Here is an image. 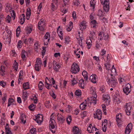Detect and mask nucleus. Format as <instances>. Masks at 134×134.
Segmentation results:
<instances>
[{
    "label": "nucleus",
    "instance_id": "f257e3e1",
    "mask_svg": "<svg viewBox=\"0 0 134 134\" xmlns=\"http://www.w3.org/2000/svg\"><path fill=\"white\" fill-rule=\"evenodd\" d=\"M90 92L92 95L91 98L90 100L88 101L87 104L89 105V104H91L92 103L95 105L96 103V99L97 96L96 91L92 90H91Z\"/></svg>",
    "mask_w": 134,
    "mask_h": 134
},
{
    "label": "nucleus",
    "instance_id": "f03ea898",
    "mask_svg": "<svg viewBox=\"0 0 134 134\" xmlns=\"http://www.w3.org/2000/svg\"><path fill=\"white\" fill-rule=\"evenodd\" d=\"M101 3L103 5V9L106 12L109 9V0H100Z\"/></svg>",
    "mask_w": 134,
    "mask_h": 134
},
{
    "label": "nucleus",
    "instance_id": "7ed1b4c3",
    "mask_svg": "<svg viewBox=\"0 0 134 134\" xmlns=\"http://www.w3.org/2000/svg\"><path fill=\"white\" fill-rule=\"evenodd\" d=\"M46 21L43 19L40 20L38 24V29L41 31H44L45 29Z\"/></svg>",
    "mask_w": 134,
    "mask_h": 134
},
{
    "label": "nucleus",
    "instance_id": "20e7f679",
    "mask_svg": "<svg viewBox=\"0 0 134 134\" xmlns=\"http://www.w3.org/2000/svg\"><path fill=\"white\" fill-rule=\"evenodd\" d=\"M51 80L52 81V85H54L55 83V81L54 80L53 78H51L50 79H48V78L46 77L45 79V82L46 86V88L48 89L49 90L51 88V87L52 86V85L50 84H49L47 82L48 81H49L50 83H51Z\"/></svg>",
    "mask_w": 134,
    "mask_h": 134
},
{
    "label": "nucleus",
    "instance_id": "39448f33",
    "mask_svg": "<svg viewBox=\"0 0 134 134\" xmlns=\"http://www.w3.org/2000/svg\"><path fill=\"white\" fill-rule=\"evenodd\" d=\"M106 81L107 82H109L108 83L109 85L113 87H115L117 85V80L115 78H111L110 79H107Z\"/></svg>",
    "mask_w": 134,
    "mask_h": 134
},
{
    "label": "nucleus",
    "instance_id": "423d86ee",
    "mask_svg": "<svg viewBox=\"0 0 134 134\" xmlns=\"http://www.w3.org/2000/svg\"><path fill=\"white\" fill-rule=\"evenodd\" d=\"M80 68L76 63H74L72 64L71 69V72L73 74H76L79 71Z\"/></svg>",
    "mask_w": 134,
    "mask_h": 134
},
{
    "label": "nucleus",
    "instance_id": "0eeeda50",
    "mask_svg": "<svg viewBox=\"0 0 134 134\" xmlns=\"http://www.w3.org/2000/svg\"><path fill=\"white\" fill-rule=\"evenodd\" d=\"M42 62L40 58H37L35 65V69L37 71H39L41 69Z\"/></svg>",
    "mask_w": 134,
    "mask_h": 134
},
{
    "label": "nucleus",
    "instance_id": "6e6552de",
    "mask_svg": "<svg viewBox=\"0 0 134 134\" xmlns=\"http://www.w3.org/2000/svg\"><path fill=\"white\" fill-rule=\"evenodd\" d=\"M55 122L54 120H50L49 127L50 130L53 133L55 132Z\"/></svg>",
    "mask_w": 134,
    "mask_h": 134
},
{
    "label": "nucleus",
    "instance_id": "1a4fd4ad",
    "mask_svg": "<svg viewBox=\"0 0 134 134\" xmlns=\"http://www.w3.org/2000/svg\"><path fill=\"white\" fill-rule=\"evenodd\" d=\"M131 87V86L130 85L129 83H127L123 88V92L126 95H128L130 93Z\"/></svg>",
    "mask_w": 134,
    "mask_h": 134
},
{
    "label": "nucleus",
    "instance_id": "9d476101",
    "mask_svg": "<svg viewBox=\"0 0 134 134\" xmlns=\"http://www.w3.org/2000/svg\"><path fill=\"white\" fill-rule=\"evenodd\" d=\"M37 122L40 124L43 121V117L42 115L37 114L34 119Z\"/></svg>",
    "mask_w": 134,
    "mask_h": 134
},
{
    "label": "nucleus",
    "instance_id": "9b49d317",
    "mask_svg": "<svg viewBox=\"0 0 134 134\" xmlns=\"http://www.w3.org/2000/svg\"><path fill=\"white\" fill-rule=\"evenodd\" d=\"M53 69L56 72H58L60 68L59 64L55 60H53Z\"/></svg>",
    "mask_w": 134,
    "mask_h": 134
},
{
    "label": "nucleus",
    "instance_id": "f8f14e48",
    "mask_svg": "<svg viewBox=\"0 0 134 134\" xmlns=\"http://www.w3.org/2000/svg\"><path fill=\"white\" fill-rule=\"evenodd\" d=\"M99 38L101 40L103 39L105 40H107L108 38V35L107 33H104L102 32H100L98 34Z\"/></svg>",
    "mask_w": 134,
    "mask_h": 134
},
{
    "label": "nucleus",
    "instance_id": "ddd939ff",
    "mask_svg": "<svg viewBox=\"0 0 134 134\" xmlns=\"http://www.w3.org/2000/svg\"><path fill=\"white\" fill-rule=\"evenodd\" d=\"M102 114L101 111L98 109L96 113L94 114V117L95 118H97L98 120H100L101 119Z\"/></svg>",
    "mask_w": 134,
    "mask_h": 134
},
{
    "label": "nucleus",
    "instance_id": "4468645a",
    "mask_svg": "<svg viewBox=\"0 0 134 134\" xmlns=\"http://www.w3.org/2000/svg\"><path fill=\"white\" fill-rule=\"evenodd\" d=\"M131 107L132 106L131 105V103H130L126 104L125 111L126 114L128 115H130Z\"/></svg>",
    "mask_w": 134,
    "mask_h": 134
},
{
    "label": "nucleus",
    "instance_id": "2eb2a0df",
    "mask_svg": "<svg viewBox=\"0 0 134 134\" xmlns=\"http://www.w3.org/2000/svg\"><path fill=\"white\" fill-rule=\"evenodd\" d=\"M72 132L74 134H81V131L78 127L76 126L73 127Z\"/></svg>",
    "mask_w": 134,
    "mask_h": 134
},
{
    "label": "nucleus",
    "instance_id": "dca6fc26",
    "mask_svg": "<svg viewBox=\"0 0 134 134\" xmlns=\"http://www.w3.org/2000/svg\"><path fill=\"white\" fill-rule=\"evenodd\" d=\"M132 127V125L131 123H130L128 125L125 130V134H129L131 131Z\"/></svg>",
    "mask_w": 134,
    "mask_h": 134
},
{
    "label": "nucleus",
    "instance_id": "f3484780",
    "mask_svg": "<svg viewBox=\"0 0 134 134\" xmlns=\"http://www.w3.org/2000/svg\"><path fill=\"white\" fill-rule=\"evenodd\" d=\"M86 22L84 21H83L81 23L80 25V29L81 30H83L85 29L86 28Z\"/></svg>",
    "mask_w": 134,
    "mask_h": 134
},
{
    "label": "nucleus",
    "instance_id": "a211bd4d",
    "mask_svg": "<svg viewBox=\"0 0 134 134\" xmlns=\"http://www.w3.org/2000/svg\"><path fill=\"white\" fill-rule=\"evenodd\" d=\"M107 120H105L102 123V128L103 131L105 132L106 131L107 129Z\"/></svg>",
    "mask_w": 134,
    "mask_h": 134
},
{
    "label": "nucleus",
    "instance_id": "6ab92c4d",
    "mask_svg": "<svg viewBox=\"0 0 134 134\" xmlns=\"http://www.w3.org/2000/svg\"><path fill=\"white\" fill-rule=\"evenodd\" d=\"M109 99H110V97L108 94H103V100L104 101H105L106 102L109 103L110 101Z\"/></svg>",
    "mask_w": 134,
    "mask_h": 134
},
{
    "label": "nucleus",
    "instance_id": "aec40b11",
    "mask_svg": "<svg viewBox=\"0 0 134 134\" xmlns=\"http://www.w3.org/2000/svg\"><path fill=\"white\" fill-rule=\"evenodd\" d=\"M96 77L97 76L96 75L93 74L90 76V79L91 81L92 82L95 83L97 82Z\"/></svg>",
    "mask_w": 134,
    "mask_h": 134
},
{
    "label": "nucleus",
    "instance_id": "412c9836",
    "mask_svg": "<svg viewBox=\"0 0 134 134\" xmlns=\"http://www.w3.org/2000/svg\"><path fill=\"white\" fill-rule=\"evenodd\" d=\"M57 119L58 121L61 124L63 123L65 120V119L61 115H57Z\"/></svg>",
    "mask_w": 134,
    "mask_h": 134
},
{
    "label": "nucleus",
    "instance_id": "4be33fe9",
    "mask_svg": "<svg viewBox=\"0 0 134 134\" xmlns=\"http://www.w3.org/2000/svg\"><path fill=\"white\" fill-rule=\"evenodd\" d=\"M79 86L80 87L82 88H84L85 87V83L84 80L83 79H81L79 81Z\"/></svg>",
    "mask_w": 134,
    "mask_h": 134
},
{
    "label": "nucleus",
    "instance_id": "5701e85b",
    "mask_svg": "<svg viewBox=\"0 0 134 134\" xmlns=\"http://www.w3.org/2000/svg\"><path fill=\"white\" fill-rule=\"evenodd\" d=\"M91 27L96 28V26L97 25V23L95 20H92L91 21Z\"/></svg>",
    "mask_w": 134,
    "mask_h": 134
},
{
    "label": "nucleus",
    "instance_id": "b1692460",
    "mask_svg": "<svg viewBox=\"0 0 134 134\" xmlns=\"http://www.w3.org/2000/svg\"><path fill=\"white\" fill-rule=\"evenodd\" d=\"M49 36V33L48 32H47L44 37V42H46L47 41V42H48L50 40Z\"/></svg>",
    "mask_w": 134,
    "mask_h": 134
},
{
    "label": "nucleus",
    "instance_id": "393cba45",
    "mask_svg": "<svg viewBox=\"0 0 134 134\" xmlns=\"http://www.w3.org/2000/svg\"><path fill=\"white\" fill-rule=\"evenodd\" d=\"M87 101L85 100L83 103L81 104L80 107L82 110L84 109L86 107Z\"/></svg>",
    "mask_w": 134,
    "mask_h": 134
},
{
    "label": "nucleus",
    "instance_id": "a878e982",
    "mask_svg": "<svg viewBox=\"0 0 134 134\" xmlns=\"http://www.w3.org/2000/svg\"><path fill=\"white\" fill-rule=\"evenodd\" d=\"M92 42L91 39L89 38L87 40L86 44H87V46L88 49H90L92 46Z\"/></svg>",
    "mask_w": 134,
    "mask_h": 134
},
{
    "label": "nucleus",
    "instance_id": "bb28decb",
    "mask_svg": "<svg viewBox=\"0 0 134 134\" xmlns=\"http://www.w3.org/2000/svg\"><path fill=\"white\" fill-rule=\"evenodd\" d=\"M111 76H115L116 75V70L115 68H114V65H113L111 70Z\"/></svg>",
    "mask_w": 134,
    "mask_h": 134
},
{
    "label": "nucleus",
    "instance_id": "cd10ccee",
    "mask_svg": "<svg viewBox=\"0 0 134 134\" xmlns=\"http://www.w3.org/2000/svg\"><path fill=\"white\" fill-rule=\"evenodd\" d=\"M20 120L22 123L25 124L26 122V117L24 114H22L21 115L20 117Z\"/></svg>",
    "mask_w": 134,
    "mask_h": 134
},
{
    "label": "nucleus",
    "instance_id": "c85d7f7f",
    "mask_svg": "<svg viewBox=\"0 0 134 134\" xmlns=\"http://www.w3.org/2000/svg\"><path fill=\"white\" fill-rule=\"evenodd\" d=\"M22 97L23 99L24 100V101H25L27 99L28 97V96L27 92H23Z\"/></svg>",
    "mask_w": 134,
    "mask_h": 134
},
{
    "label": "nucleus",
    "instance_id": "c756f323",
    "mask_svg": "<svg viewBox=\"0 0 134 134\" xmlns=\"http://www.w3.org/2000/svg\"><path fill=\"white\" fill-rule=\"evenodd\" d=\"M0 71L1 75L2 76H4V72H5V68L3 65H1V66Z\"/></svg>",
    "mask_w": 134,
    "mask_h": 134
},
{
    "label": "nucleus",
    "instance_id": "7c9ffc66",
    "mask_svg": "<svg viewBox=\"0 0 134 134\" xmlns=\"http://www.w3.org/2000/svg\"><path fill=\"white\" fill-rule=\"evenodd\" d=\"M31 14L30 9H27L26 13V19L27 20L29 19Z\"/></svg>",
    "mask_w": 134,
    "mask_h": 134
},
{
    "label": "nucleus",
    "instance_id": "2f4dec72",
    "mask_svg": "<svg viewBox=\"0 0 134 134\" xmlns=\"http://www.w3.org/2000/svg\"><path fill=\"white\" fill-rule=\"evenodd\" d=\"M75 95L78 97H80L81 94V92L80 90H77L75 92Z\"/></svg>",
    "mask_w": 134,
    "mask_h": 134
},
{
    "label": "nucleus",
    "instance_id": "473e14b6",
    "mask_svg": "<svg viewBox=\"0 0 134 134\" xmlns=\"http://www.w3.org/2000/svg\"><path fill=\"white\" fill-rule=\"evenodd\" d=\"M82 74L85 80H87L88 79V76L87 72L85 70H84L82 72Z\"/></svg>",
    "mask_w": 134,
    "mask_h": 134
},
{
    "label": "nucleus",
    "instance_id": "72a5a7b5",
    "mask_svg": "<svg viewBox=\"0 0 134 134\" xmlns=\"http://www.w3.org/2000/svg\"><path fill=\"white\" fill-rule=\"evenodd\" d=\"M8 106L9 107L11 105H13L14 104V100L13 99L9 98L8 101Z\"/></svg>",
    "mask_w": 134,
    "mask_h": 134
},
{
    "label": "nucleus",
    "instance_id": "f704fd0d",
    "mask_svg": "<svg viewBox=\"0 0 134 134\" xmlns=\"http://www.w3.org/2000/svg\"><path fill=\"white\" fill-rule=\"evenodd\" d=\"M26 54V52L24 50H22L21 52V58L23 60H25V54Z\"/></svg>",
    "mask_w": 134,
    "mask_h": 134
},
{
    "label": "nucleus",
    "instance_id": "c9c22d12",
    "mask_svg": "<svg viewBox=\"0 0 134 134\" xmlns=\"http://www.w3.org/2000/svg\"><path fill=\"white\" fill-rule=\"evenodd\" d=\"M11 17L9 15H8L5 18V21L7 23H9L11 21Z\"/></svg>",
    "mask_w": 134,
    "mask_h": 134
},
{
    "label": "nucleus",
    "instance_id": "e433bc0d",
    "mask_svg": "<svg viewBox=\"0 0 134 134\" xmlns=\"http://www.w3.org/2000/svg\"><path fill=\"white\" fill-rule=\"evenodd\" d=\"M23 87L24 89L26 90L29 88V86L27 82L24 83L23 85Z\"/></svg>",
    "mask_w": 134,
    "mask_h": 134
},
{
    "label": "nucleus",
    "instance_id": "4c0bfd02",
    "mask_svg": "<svg viewBox=\"0 0 134 134\" xmlns=\"http://www.w3.org/2000/svg\"><path fill=\"white\" fill-rule=\"evenodd\" d=\"M83 39V37H81L77 38L78 40L77 43L80 46H82V40Z\"/></svg>",
    "mask_w": 134,
    "mask_h": 134
},
{
    "label": "nucleus",
    "instance_id": "58836bf2",
    "mask_svg": "<svg viewBox=\"0 0 134 134\" xmlns=\"http://www.w3.org/2000/svg\"><path fill=\"white\" fill-rule=\"evenodd\" d=\"M93 127L91 124L89 125L87 128V131L89 133H91L93 132Z\"/></svg>",
    "mask_w": 134,
    "mask_h": 134
},
{
    "label": "nucleus",
    "instance_id": "ea45409f",
    "mask_svg": "<svg viewBox=\"0 0 134 134\" xmlns=\"http://www.w3.org/2000/svg\"><path fill=\"white\" fill-rule=\"evenodd\" d=\"M6 8L5 10L7 12L9 11L10 9H11V7H10V4L8 3H7L5 4Z\"/></svg>",
    "mask_w": 134,
    "mask_h": 134
},
{
    "label": "nucleus",
    "instance_id": "a19ab883",
    "mask_svg": "<svg viewBox=\"0 0 134 134\" xmlns=\"http://www.w3.org/2000/svg\"><path fill=\"white\" fill-rule=\"evenodd\" d=\"M106 52V51L104 49H103L101 51V54L100 56L101 57V58L102 59H104V56L105 55Z\"/></svg>",
    "mask_w": 134,
    "mask_h": 134
},
{
    "label": "nucleus",
    "instance_id": "79ce46f5",
    "mask_svg": "<svg viewBox=\"0 0 134 134\" xmlns=\"http://www.w3.org/2000/svg\"><path fill=\"white\" fill-rule=\"evenodd\" d=\"M38 88L39 90H42L43 88V84L42 82L40 81L38 85Z\"/></svg>",
    "mask_w": 134,
    "mask_h": 134
},
{
    "label": "nucleus",
    "instance_id": "37998d69",
    "mask_svg": "<svg viewBox=\"0 0 134 134\" xmlns=\"http://www.w3.org/2000/svg\"><path fill=\"white\" fill-rule=\"evenodd\" d=\"M35 105H34L33 104H32L29 107V109L31 111H33L35 108Z\"/></svg>",
    "mask_w": 134,
    "mask_h": 134
},
{
    "label": "nucleus",
    "instance_id": "c03bdc74",
    "mask_svg": "<svg viewBox=\"0 0 134 134\" xmlns=\"http://www.w3.org/2000/svg\"><path fill=\"white\" fill-rule=\"evenodd\" d=\"M38 47V42L36 41L34 44V48L35 51H37Z\"/></svg>",
    "mask_w": 134,
    "mask_h": 134
},
{
    "label": "nucleus",
    "instance_id": "a18cd8bd",
    "mask_svg": "<svg viewBox=\"0 0 134 134\" xmlns=\"http://www.w3.org/2000/svg\"><path fill=\"white\" fill-rule=\"evenodd\" d=\"M121 114H118L116 116V121L118 122L121 119Z\"/></svg>",
    "mask_w": 134,
    "mask_h": 134
},
{
    "label": "nucleus",
    "instance_id": "49530a36",
    "mask_svg": "<svg viewBox=\"0 0 134 134\" xmlns=\"http://www.w3.org/2000/svg\"><path fill=\"white\" fill-rule=\"evenodd\" d=\"M95 2L94 0H91L90 3V6L91 7H92L94 9V8L95 5Z\"/></svg>",
    "mask_w": 134,
    "mask_h": 134
},
{
    "label": "nucleus",
    "instance_id": "de8ad7c7",
    "mask_svg": "<svg viewBox=\"0 0 134 134\" xmlns=\"http://www.w3.org/2000/svg\"><path fill=\"white\" fill-rule=\"evenodd\" d=\"M87 115V112L86 111H84L81 115V118L83 119Z\"/></svg>",
    "mask_w": 134,
    "mask_h": 134
},
{
    "label": "nucleus",
    "instance_id": "09e8293b",
    "mask_svg": "<svg viewBox=\"0 0 134 134\" xmlns=\"http://www.w3.org/2000/svg\"><path fill=\"white\" fill-rule=\"evenodd\" d=\"M36 132V129L35 128H32L30 130V133L31 134H35Z\"/></svg>",
    "mask_w": 134,
    "mask_h": 134
},
{
    "label": "nucleus",
    "instance_id": "8fccbe9b",
    "mask_svg": "<svg viewBox=\"0 0 134 134\" xmlns=\"http://www.w3.org/2000/svg\"><path fill=\"white\" fill-rule=\"evenodd\" d=\"M6 82H4L3 81H0V85L3 87H5V86L6 85Z\"/></svg>",
    "mask_w": 134,
    "mask_h": 134
},
{
    "label": "nucleus",
    "instance_id": "3c124183",
    "mask_svg": "<svg viewBox=\"0 0 134 134\" xmlns=\"http://www.w3.org/2000/svg\"><path fill=\"white\" fill-rule=\"evenodd\" d=\"M63 34L62 31L60 30L58 32V34L60 39L61 40H62L63 39Z\"/></svg>",
    "mask_w": 134,
    "mask_h": 134
},
{
    "label": "nucleus",
    "instance_id": "603ef678",
    "mask_svg": "<svg viewBox=\"0 0 134 134\" xmlns=\"http://www.w3.org/2000/svg\"><path fill=\"white\" fill-rule=\"evenodd\" d=\"M71 116H69L66 118V121L68 124H70L71 120Z\"/></svg>",
    "mask_w": 134,
    "mask_h": 134
},
{
    "label": "nucleus",
    "instance_id": "864d4df0",
    "mask_svg": "<svg viewBox=\"0 0 134 134\" xmlns=\"http://www.w3.org/2000/svg\"><path fill=\"white\" fill-rule=\"evenodd\" d=\"M27 34H30L32 31V29L31 27H27L26 29Z\"/></svg>",
    "mask_w": 134,
    "mask_h": 134
},
{
    "label": "nucleus",
    "instance_id": "5fc2aeb1",
    "mask_svg": "<svg viewBox=\"0 0 134 134\" xmlns=\"http://www.w3.org/2000/svg\"><path fill=\"white\" fill-rule=\"evenodd\" d=\"M22 43V42L21 41L19 40L18 43L17 44V47L18 48H21V44Z\"/></svg>",
    "mask_w": 134,
    "mask_h": 134
},
{
    "label": "nucleus",
    "instance_id": "6e6d98bb",
    "mask_svg": "<svg viewBox=\"0 0 134 134\" xmlns=\"http://www.w3.org/2000/svg\"><path fill=\"white\" fill-rule=\"evenodd\" d=\"M69 38V37L68 36H66L65 37V43H69L70 41Z\"/></svg>",
    "mask_w": 134,
    "mask_h": 134
},
{
    "label": "nucleus",
    "instance_id": "4d7b16f0",
    "mask_svg": "<svg viewBox=\"0 0 134 134\" xmlns=\"http://www.w3.org/2000/svg\"><path fill=\"white\" fill-rule=\"evenodd\" d=\"M78 0H74L73 2L74 5L76 6H78L79 5L80 3Z\"/></svg>",
    "mask_w": 134,
    "mask_h": 134
},
{
    "label": "nucleus",
    "instance_id": "13d9d810",
    "mask_svg": "<svg viewBox=\"0 0 134 134\" xmlns=\"http://www.w3.org/2000/svg\"><path fill=\"white\" fill-rule=\"evenodd\" d=\"M50 101L49 100L46 101L45 103V107L47 108H48L49 105V104H50Z\"/></svg>",
    "mask_w": 134,
    "mask_h": 134
},
{
    "label": "nucleus",
    "instance_id": "bf43d9fd",
    "mask_svg": "<svg viewBox=\"0 0 134 134\" xmlns=\"http://www.w3.org/2000/svg\"><path fill=\"white\" fill-rule=\"evenodd\" d=\"M72 84L73 85H74L77 83V81L75 78H73L72 80Z\"/></svg>",
    "mask_w": 134,
    "mask_h": 134
},
{
    "label": "nucleus",
    "instance_id": "052dcab7",
    "mask_svg": "<svg viewBox=\"0 0 134 134\" xmlns=\"http://www.w3.org/2000/svg\"><path fill=\"white\" fill-rule=\"evenodd\" d=\"M7 97V96L6 94H4L3 96V97L2 98V100L4 103L6 100V98Z\"/></svg>",
    "mask_w": 134,
    "mask_h": 134
},
{
    "label": "nucleus",
    "instance_id": "680f3d73",
    "mask_svg": "<svg viewBox=\"0 0 134 134\" xmlns=\"http://www.w3.org/2000/svg\"><path fill=\"white\" fill-rule=\"evenodd\" d=\"M119 81V83H121L122 82L124 83V82L125 81L124 79L121 77H120Z\"/></svg>",
    "mask_w": 134,
    "mask_h": 134
},
{
    "label": "nucleus",
    "instance_id": "e2e57ef3",
    "mask_svg": "<svg viewBox=\"0 0 134 134\" xmlns=\"http://www.w3.org/2000/svg\"><path fill=\"white\" fill-rule=\"evenodd\" d=\"M78 49H77L76 51V50H75L74 53L75 55L78 58H80V55H79V54L78 53H76V52L78 51Z\"/></svg>",
    "mask_w": 134,
    "mask_h": 134
},
{
    "label": "nucleus",
    "instance_id": "0e129e2a",
    "mask_svg": "<svg viewBox=\"0 0 134 134\" xmlns=\"http://www.w3.org/2000/svg\"><path fill=\"white\" fill-rule=\"evenodd\" d=\"M105 66L106 67V69L108 70L110 67V66L109 64L107 63L105 64Z\"/></svg>",
    "mask_w": 134,
    "mask_h": 134
},
{
    "label": "nucleus",
    "instance_id": "69168bd1",
    "mask_svg": "<svg viewBox=\"0 0 134 134\" xmlns=\"http://www.w3.org/2000/svg\"><path fill=\"white\" fill-rule=\"evenodd\" d=\"M42 6V3H40V4L38 6V7L37 8V12H40V10H41V8Z\"/></svg>",
    "mask_w": 134,
    "mask_h": 134
},
{
    "label": "nucleus",
    "instance_id": "338daca9",
    "mask_svg": "<svg viewBox=\"0 0 134 134\" xmlns=\"http://www.w3.org/2000/svg\"><path fill=\"white\" fill-rule=\"evenodd\" d=\"M6 129V132L7 134H12L11 131L9 130L8 129H7V128L5 127Z\"/></svg>",
    "mask_w": 134,
    "mask_h": 134
},
{
    "label": "nucleus",
    "instance_id": "774afa93",
    "mask_svg": "<svg viewBox=\"0 0 134 134\" xmlns=\"http://www.w3.org/2000/svg\"><path fill=\"white\" fill-rule=\"evenodd\" d=\"M11 15L12 17L14 18V20L15 19V15L14 11L13 10L12 11V13H11Z\"/></svg>",
    "mask_w": 134,
    "mask_h": 134
}]
</instances>
